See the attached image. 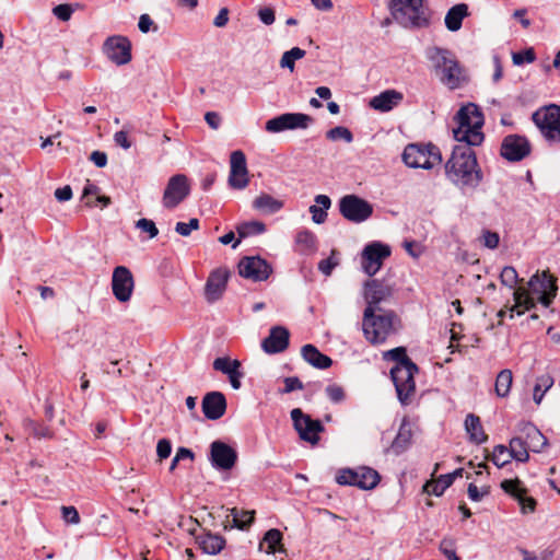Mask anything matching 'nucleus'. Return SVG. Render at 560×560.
Returning <instances> with one entry per match:
<instances>
[{"mask_svg": "<svg viewBox=\"0 0 560 560\" xmlns=\"http://www.w3.org/2000/svg\"><path fill=\"white\" fill-rule=\"evenodd\" d=\"M285 118L288 130L306 129L314 121L313 117L303 113H285Z\"/></svg>", "mask_w": 560, "mask_h": 560, "instance_id": "nucleus-41", "label": "nucleus"}, {"mask_svg": "<svg viewBox=\"0 0 560 560\" xmlns=\"http://www.w3.org/2000/svg\"><path fill=\"white\" fill-rule=\"evenodd\" d=\"M381 481L380 474L368 466L358 468L339 469L336 475V482L340 486H353L362 490H372Z\"/></svg>", "mask_w": 560, "mask_h": 560, "instance_id": "nucleus-9", "label": "nucleus"}, {"mask_svg": "<svg viewBox=\"0 0 560 560\" xmlns=\"http://www.w3.org/2000/svg\"><path fill=\"white\" fill-rule=\"evenodd\" d=\"M454 120L457 126L453 129V136L459 144L480 145L483 142L485 135L481 128L485 119L477 105L469 103L462 106Z\"/></svg>", "mask_w": 560, "mask_h": 560, "instance_id": "nucleus-4", "label": "nucleus"}, {"mask_svg": "<svg viewBox=\"0 0 560 560\" xmlns=\"http://www.w3.org/2000/svg\"><path fill=\"white\" fill-rule=\"evenodd\" d=\"M465 429L469 434L471 442L482 444L487 442L488 435L485 433L480 418L474 413H468L465 419Z\"/></svg>", "mask_w": 560, "mask_h": 560, "instance_id": "nucleus-33", "label": "nucleus"}, {"mask_svg": "<svg viewBox=\"0 0 560 560\" xmlns=\"http://www.w3.org/2000/svg\"><path fill=\"white\" fill-rule=\"evenodd\" d=\"M392 296V288L376 279L368 280L364 283V300L366 307L376 311H387L382 306Z\"/></svg>", "mask_w": 560, "mask_h": 560, "instance_id": "nucleus-21", "label": "nucleus"}, {"mask_svg": "<svg viewBox=\"0 0 560 560\" xmlns=\"http://www.w3.org/2000/svg\"><path fill=\"white\" fill-rule=\"evenodd\" d=\"M468 15V5L466 3H458L452 7L444 19L445 26L451 32H456L462 27L464 18Z\"/></svg>", "mask_w": 560, "mask_h": 560, "instance_id": "nucleus-32", "label": "nucleus"}, {"mask_svg": "<svg viewBox=\"0 0 560 560\" xmlns=\"http://www.w3.org/2000/svg\"><path fill=\"white\" fill-rule=\"evenodd\" d=\"M189 191L190 188L186 175L176 174L172 176L163 194L164 207L168 209L177 207L189 195Z\"/></svg>", "mask_w": 560, "mask_h": 560, "instance_id": "nucleus-16", "label": "nucleus"}, {"mask_svg": "<svg viewBox=\"0 0 560 560\" xmlns=\"http://www.w3.org/2000/svg\"><path fill=\"white\" fill-rule=\"evenodd\" d=\"M402 161L412 168L431 170L442 163V154L440 149L432 143H410L402 152Z\"/></svg>", "mask_w": 560, "mask_h": 560, "instance_id": "nucleus-8", "label": "nucleus"}, {"mask_svg": "<svg viewBox=\"0 0 560 560\" xmlns=\"http://www.w3.org/2000/svg\"><path fill=\"white\" fill-rule=\"evenodd\" d=\"M512 382L513 375L511 370L504 369L500 371L495 378V394L502 398L506 397L510 394Z\"/></svg>", "mask_w": 560, "mask_h": 560, "instance_id": "nucleus-39", "label": "nucleus"}, {"mask_svg": "<svg viewBox=\"0 0 560 560\" xmlns=\"http://www.w3.org/2000/svg\"><path fill=\"white\" fill-rule=\"evenodd\" d=\"M471 147L455 145L444 166L447 179L462 189H475L482 180V172Z\"/></svg>", "mask_w": 560, "mask_h": 560, "instance_id": "nucleus-1", "label": "nucleus"}, {"mask_svg": "<svg viewBox=\"0 0 560 560\" xmlns=\"http://www.w3.org/2000/svg\"><path fill=\"white\" fill-rule=\"evenodd\" d=\"M271 271L270 265L258 256L244 257L238 264V273L255 282L267 280Z\"/></svg>", "mask_w": 560, "mask_h": 560, "instance_id": "nucleus-19", "label": "nucleus"}, {"mask_svg": "<svg viewBox=\"0 0 560 560\" xmlns=\"http://www.w3.org/2000/svg\"><path fill=\"white\" fill-rule=\"evenodd\" d=\"M62 518L68 524H79L80 515L74 506H62L61 508Z\"/></svg>", "mask_w": 560, "mask_h": 560, "instance_id": "nucleus-56", "label": "nucleus"}, {"mask_svg": "<svg viewBox=\"0 0 560 560\" xmlns=\"http://www.w3.org/2000/svg\"><path fill=\"white\" fill-rule=\"evenodd\" d=\"M241 368L238 360H230L229 358H217L213 361V369L222 372L223 374L230 375L232 372Z\"/></svg>", "mask_w": 560, "mask_h": 560, "instance_id": "nucleus-45", "label": "nucleus"}, {"mask_svg": "<svg viewBox=\"0 0 560 560\" xmlns=\"http://www.w3.org/2000/svg\"><path fill=\"white\" fill-rule=\"evenodd\" d=\"M555 278L548 270L541 273L534 275L528 281V290L518 288L514 291L513 298L515 304L510 310L511 317H514V312L522 315L525 311H529L535 306V300L532 295H536L537 300L548 307L557 294L558 287Z\"/></svg>", "mask_w": 560, "mask_h": 560, "instance_id": "nucleus-2", "label": "nucleus"}, {"mask_svg": "<svg viewBox=\"0 0 560 560\" xmlns=\"http://www.w3.org/2000/svg\"><path fill=\"white\" fill-rule=\"evenodd\" d=\"M532 145L525 136L508 135L503 138L500 154L509 162H520L530 154Z\"/></svg>", "mask_w": 560, "mask_h": 560, "instance_id": "nucleus-13", "label": "nucleus"}, {"mask_svg": "<svg viewBox=\"0 0 560 560\" xmlns=\"http://www.w3.org/2000/svg\"><path fill=\"white\" fill-rule=\"evenodd\" d=\"M26 429L30 431L31 434H33L37 439H51L54 435L49 427L42 423H37L33 420L26 421Z\"/></svg>", "mask_w": 560, "mask_h": 560, "instance_id": "nucleus-47", "label": "nucleus"}, {"mask_svg": "<svg viewBox=\"0 0 560 560\" xmlns=\"http://www.w3.org/2000/svg\"><path fill=\"white\" fill-rule=\"evenodd\" d=\"M103 51L117 66L127 65L131 60V43L125 36L108 37L103 45Z\"/></svg>", "mask_w": 560, "mask_h": 560, "instance_id": "nucleus-15", "label": "nucleus"}, {"mask_svg": "<svg viewBox=\"0 0 560 560\" xmlns=\"http://www.w3.org/2000/svg\"><path fill=\"white\" fill-rule=\"evenodd\" d=\"M232 515V525L231 527H236L238 529H247L252 523L254 522L255 511H241L236 508L230 510Z\"/></svg>", "mask_w": 560, "mask_h": 560, "instance_id": "nucleus-38", "label": "nucleus"}, {"mask_svg": "<svg viewBox=\"0 0 560 560\" xmlns=\"http://www.w3.org/2000/svg\"><path fill=\"white\" fill-rule=\"evenodd\" d=\"M491 460L498 467H503L504 465L510 463L511 455L509 454L508 446L502 444L494 446Z\"/></svg>", "mask_w": 560, "mask_h": 560, "instance_id": "nucleus-48", "label": "nucleus"}, {"mask_svg": "<svg viewBox=\"0 0 560 560\" xmlns=\"http://www.w3.org/2000/svg\"><path fill=\"white\" fill-rule=\"evenodd\" d=\"M290 415L293 427L299 433L300 439L312 445H316L319 442V434L325 430L323 423L319 420L312 419L300 408L292 409Z\"/></svg>", "mask_w": 560, "mask_h": 560, "instance_id": "nucleus-12", "label": "nucleus"}, {"mask_svg": "<svg viewBox=\"0 0 560 560\" xmlns=\"http://www.w3.org/2000/svg\"><path fill=\"white\" fill-rule=\"evenodd\" d=\"M90 160L97 166V167H105L107 164V155L105 152L102 151H93L90 155Z\"/></svg>", "mask_w": 560, "mask_h": 560, "instance_id": "nucleus-64", "label": "nucleus"}, {"mask_svg": "<svg viewBox=\"0 0 560 560\" xmlns=\"http://www.w3.org/2000/svg\"><path fill=\"white\" fill-rule=\"evenodd\" d=\"M236 231L240 238L232 244L233 248H236L242 238L252 235L262 234L266 231V225L260 221L243 222L240 225H237Z\"/></svg>", "mask_w": 560, "mask_h": 560, "instance_id": "nucleus-37", "label": "nucleus"}, {"mask_svg": "<svg viewBox=\"0 0 560 560\" xmlns=\"http://www.w3.org/2000/svg\"><path fill=\"white\" fill-rule=\"evenodd\" d=\"M402 246L413 258H418L422 253L420 245L415 241H405Z\"/></svg>", "mask_w": 560, "mask_h": 560, "instance_id": "nucleus-63", "label": "nucleus"}, {"mask_svg": "<svg viewBox=\"0 0 560 560\" xmlns=\"http://www.w3.org/2000/svg\"><path fill=\"white\" fill-rule=\"evenodd\" d=\"M385 360L396 362L390 369V376L394 382L398 400L401 405L410 404L415 392V374L418 373V366L407 355L406 348L397 347L384 353Z\"/></svg>", "mask_w": 560, "mask_h": 560, "instance_id": "nucleus-3", "label": "nucleus"}, {"mask_svg": "<svg viewBox=\"0 0 560 560\" xmlns=\"http://www.w3.org/2000/svg\"><path fill=\"white\" fill-rule=\"evenodd\" d=\"M390 255V248L378 242L366 245L362 252L361 266L363 271L374 276L382 267L383 260Z\"/></svg>", "mask_w": 560, "mask_h": 560, "instance_id": "nucleus-14", "label": "nucleus"}, {"mask_svg": "<svg viewBox=\"0 0 560 560\" xmlns=\"http://www.w3.org/2000/svg\"><path fill=\"white\" fill-rule=\"evenodd\" d=\"M512 60L515 66H521L523 63H530L535 60V52L532 48L521 51V52H514L512 55Z\"/></svg>", "mask_w": 560, "mask_h": 560, "instance_id": "nucleus-53", "label": "nucleus"}, {"mask_svg": "<svg viewBox=\"0 0 560 560\" xmlns=\"http://www.w3.org/2000/svg\"><path fill=\"white\" fill-rule=\"evenodd\" d=\"M520 432L528 450L534 453L540 452L547 445V438L530 422L521 423Z\"/></svg>", "mask_w": 560, "mask_h": 560, "instance_id": "nucleus-26", "label": "nucleus"}, {"mask_svg": "<svg viewBox=\"0 0 560 560\" xmlns=\"http://www.w3.org/2000/svg\"><path fill=\"white\" fill-rule=\"evenodd\" d=\"M532 119L541 135L551 141H560V106L550 104L537 109Z\"/></svg>", "mask_w": 560, "mask_h": 560, "instance_id": "nucleus-10", "label": "nucleus"}, {"mask_svg": "<svg viewBox=\"0 0 560 560\" xmlns=\"http://www.w3.org/2000/svg\"><path fill=\"white\" fill-rule=\"evenodd\" d=\"M326 138L330 141L343 140L347 143H351L353 141L352 132L343 126H337L329 129L326 132Z\"/></svg>", "mask_w": 560, "mask_h": 560, "instance_id": "nucleus-46", "label": "nucleus"}, {"mask_svg": "<svg viewBox=\"0 0 560 560\" xmlns=\"http://www.w3.org/2000/svg\"><path fill=\"white\" fill-rule=\"evenodd\" d=\"M114 141L118 147H120L125 150H128L131 148V141L128 138V132L125 130L115 132Z\"/></svg>", "mask_w": 560, "mask_h": 560, "instance_id": "nucleus-61", "label": "nucleus"}, {"mask_svg": "<svg viewBox=\"0 0 560 560\" xmlns=\"http://www.w3.org/2000/svg\"><path fill=\"white\" fill-rule=\"evenodd\" d=\"M553 385V378L546 374L537 378V383L534 387L533 399L539 405L542 400L545 393Z\"/></svg>", "mask_w": 560, "mask_h": 560, "instance_id": "nucleus-44", "label": "nucleus"}, {"mask_svg": "<svg viewBox=\"0 0 560 560\" xmlns=\"http://www.w3.org/2000/svg\"><path fill=\"white\" fill-rule=\"evenodd\" d=\"M428 59L433 63L442 83L454 90L460 85L463 69L455 55L445 48L432 47L427 50Z\"/></svg>", "mask_w": 560, "mask_h": 560, "instance_id": "nucleus-7", "label": "nucleus"}, {"mask_svg": "<svg viewBox=\"0 0 560 560\" xmlns=\"http://www.w3.org/2000/svg\"><path fill=\"white\" fill-rule=\"evenodd\" d=\"M501 488L517 500L523 513H532L535 511L536 500L525 495L526 489L521 487L518 479H505L501 482Z\"/></svg>", "mask_w": 560, "mask_h": 560, "instance_id": "nucleus-25", "label": "nucleus"}, {"mask_svg": "<svg viewBox=\"0 0 560 560\" xmlns=\"http://www.w3.org/2000/svg\"><path fill=\"white\" fill-rule=\"evenodd\" d=\"M412 439V431H411V424L408 421L407 418H404L399 430L392 442L387 452L393 453L394 455H400L402 454L411 444Z\"/></svg>", "mask_w": 560, "mask_h": 560, "instance_id": "nucleus-28", "label": "nucleus"}, {"mask_svg": "<svg viewBox=\"0 0 560 560\" xmlns=\"http://www.w3.org/2000/svg\"><path fill=\"white\" fill-rule=\"evenodd\" d=\"M452 485L451 476L441 475L436 480L427 481L423 486V491L428 494L440 497Z\"/></svg>", "mask_w": 560, "mask_h": 560, "instance_id": "nucleus-40", "label": "nucleus"}, {"mask_svg": "<svg viewBox=\"0 0 560 560\" xmlns=\"http://www.w3.org/2000/svg\"><path fill=\"white\" fill-rule=\"evenodd\" d=\"M290 332L283 326H273L269 336L261 341L262 350L268 354L283 352L289 347Z\"/></svg>", "mask_w": 560, "mask_h": 560, "instance_id": "nucleus-23", "label": "nucleus"}, {"mask_svg": "<svg viewBox=\"0 0 560 560\" xmlns=\"http://www.w3.org/2000/svg\"><path fill=\"white\" fill-rule=\"evenodd\" d=\"M283 382L284 388L282 389V393L284 394L291 393L293 390L303 389V383L296 376L285 377Z\"/></svg>", "mask_w": 560, "mask_h": 560, "instance_id": "nucleus-58", "label": "nucleus"}, {"mask_svg": "<svg viewBox=\"0 0 560 560\" xmlns=\"http://www.w3.org/2000/svg\"><path fill=\"white\" fill-rule=\"evenodd\" d=\"M508 450L511 455V459H515L521 463H525L529 459V450L522 434L510 440Z\"/></svg>", "mask_w": 560, "mask_h": 560, "instance_id": "nucleus-36", "label": "nucleus"}, {"mask_svg": "<svg viewBox=\"0 0 560 560\" xmlns=\"http://www.w3.org/2000/svg\"><path fill=\"white\" fill-rule=\"evenodd\" d=\"M305 54V50L300 47H293L290 50L284 51L280 59V67L293 72L295 69V61L302 59Z\"/></svg>", "mask_w": 560, "mask_h": 560, "instance_id": "nucleus-43", "label": "nucleus"}, {"mask_svg": "<svg viewBox=\"0 0 560 560\" xmlns=\"http://www.w3.org/2000/svg\"><path fill=\"white\" fill-rule=\"evenodd\" d=\"M468 498L471 501L479 502L489 493L488 489L480 490L475 483H469L467 489Z\"/></svg>", "mask_w": 560, "mask_h": 560, "instance_id": "nucleus-60", "label": "nucleus"}, {"mask_svg": "<svg viewBox=\"0 0 560 560\" xmlns=\"http://www.w3.org/2000/svg\"><path fill=\"white\" fill-rule=\"evenodd\" d=\"M136 226L142 232L148 233L150 238H154L159 234L155 223L150 219L142 218L138 220Z\"/></svg>", "mask_w": 560, "mask_h": 560, "instance_id": "nucleus-52", "label": "nucleus"}, {"mask_svg": "<svg viewBox=\"0 0 560 560\" xmlns=\"http://www.w3.org/2000/svg\"><path fill=\"white\" fill-rule=\"evenodd\" d=\"M253 208L264 214H273L283 208V201L262 192L254 199Z\"/></svg>", "mask_w": 560, "mask_h": 560, "instance_id": "nucleus-31", "label": "nucleus"}, {"mask_svg": "<svg viewBox=\"0 0 560 560\" xmlns=\"http://www.w3.org/2000/svg\"><path fill=\"white\" fill-rule=\"evenodd\" d=\"M135 287L133 276L125 266H117L112 276V291L114 296L121 303L131 299Z\"/></svg>", "mask_w": 560, "mask_h": 560, "instance_id": "nucleus-17", "label": "nucleus"}, {"mask_svg": "<svg viewBox=\"0 0 560 560\" xmlns=\"http://www.w3.org/2000/svg\"><path fill=\"white\" fill-rule=\"evenodd\" d=\"M201 407L207 419L218 420L226 411L225 396L221 392H210L202 398Z\"/></svg>", "mask_w": 560, "mask_h": 560, "instance_id": "nucleus-24", "label": "nucleus"}, {"mask_svg": "<svg viewBox=\"0 0 560 560\" xmlns=\"http://www.w3.org/2000/svg\"><path fill=\"white\" fill-rule=\"evenodd\" d=\"M196 542L200 549L208 555H217L225 547V538L218 534H212L210 530L196 537Z\"/></svg>", "mask_w": 560, "mask_h": 560, "instance_id": "nucleus-29", "label": "nucleus"}, {"mask_svg": "<svg viewBox=\"0 0 560 560\" xmlns=\"http://www.w3.org/2000/svg\"><path fill=\"white\" fill-rule=\"evenodd\" d=\"M210 463L218 470H230L237 460L236 451L222 441H213L210 444Z\"/></svg>", "mask_w": 560, "mask_h": 560, "instance_id": "nucleus-18", "label": "nucleus"}, {"mask_svg": "<svg viewBox=\"0 0 560 560\" xmlns=\"http://www.w3.org/2000/svg\"><path fill=\"white\" fill-rule=\"evenodd\" d=\"M303 359L316 369H328L332 364V360L322 352L313 345H305L302 347Z\"/></svg>", "mask_w": 560, "mask_h": 560, "instance_id": "nucleus-30", "label": "nucleus"}, {"mask_svg": "<svg viewBox=\"0 0 560 560\" xmlns=\"http://www.w3.org/2000/svg\"><path fill=\"white\" fill-rule=\"evenodd\" d=\"M402 94L396 90H386L370 101V106L378 112L392 110L402 101Z\"/></svg>", "mask_w": 560, "mask_h": 560, "instance_id": "nucleus-27", "label": "nucleus"}, {"mask_svg": "<svg viewBox=\"0 0 560 560\" xmlns=\"http://www.w3.org/2000/svg\"><path fill=\"white\" fill-rule=\"evenodd\" d=\"M282 533L277 528L267 530L264 535L262 542L268 545L266 550L267 553H275L276 551L284 552V548L281 546Z\"/></svg>", "mask_w": 560, "mask_h": 560, "instance_id": "nucleus-42", "label": "nucleus"}, {"mask_svg": "<svg viewBox=\"0 0 560 560\" xmlns=\"http://www.w3.org/2000/svg\"><path fill=\"white\" fill-rule=\"evenodd\" d=\"M259 20L266 24L271 25L276 18H275V11L271 8H262L258 11Z\"/></svg>", "mask_w": 560, "mask_h": 560, "instance_id": "nucleus-62", "label": "nucleus"}, {"mask_svg": "<svg viewBox=\"0 0 560 560\" xmlns=\"http://www.w3.org/2000/svg\"><path fill=\"white\" fill-rule=\"evenodd\" d=\"M500 280L503 285L509 287L510 289L515 288L520 281L517 271L512 266H506L502 269Z\"/></svg>", "mask_w": 560, "mask_h": 560, "instance_id": "nucleus-49", "label": "nucleus"}, {"mask_svg": "<svg viewBox=\"0 0 560 560\" xmlns=\"http://www.w3.org/2000/svg\"><path fill=\"white\" fill-rule=\"evenodd\" d=\"M440 550L448 560H460L455 552L454 542L451 539H443L440 542Z\"/></svg>", "mask_w": 560, "mask_h": 560, "instance_id": "nucleus-55", "label": "nucleus"}, {"mask_svg": "<svg viewBox=\"0 0 560 560\" xmlns=\"http://www.w3.org/2000/svg\"><path fill=\"white\" fill-rule=\"evenodd\" d=\"M229 278L230 271L226 268H218L210 272L205 287V298L209 303H213L222 298Z\"/></svg>", "mask_w": 560, "mask_h": 560, "instance_id": "nucleus-22", "label": "nucleus"}, {"mask_svg": "<svg viewBox=\"0 0 560 560\" xmlns=\"http://www.w3.org/2000/svg\"><path fill=\"white\" fill-rule=\"evenodd\" d=\"M339 212L348 221L362 223L373 213V206L357 195H346L339 200Z\"/></svg>", "mask_w": 560, "mask_h": 560, "instance_id": "nucleus-11", "label": "nucleus"}, {"mask_svg": "<svg viewBox=\"0 0 560 560\" xmlns=\"http://www.w3.org/2000/svg\"><path fill=\"white\" fill-rule=\"evenodd\" d=\"M317 238L310 230H301L295 235V250L303 255L312 254L316 250Z\"/></svg>", "mask_w": 560, "mask_h": 560, "instance_id": "nucleus-34", "label": "nucleus"}, {"mask_svg": "<svg viewBox=\"0 0 560 560\" xmlns=\"http://www.w3.org/2000/svg\"><path fill=\"white\" fill-rule=\"evenodd\" d=\"M265 129L271 133H278L288 130L285 113L267 120Z\"/></svg>", "mask_w": 560, "mask_h": 560, "instance_id": "nucleus-50", "label": "nucleus"}, {"mask_svg": "<svg viewBox=\"0 0 560 560\" xmlns=\"http://www.w3.org/2000/svg\"><path fill=\"white\" fill-rule=\"evenodd\" d=\"M397 315L394 311H376L365 307L362 318V330L365 339L372 345L383 343L394 332Z\"/></svg>", "mask_w": 560, "mask_h": 560, "instance_id": "nucleus-5", "label": "nucleus"}, {"mask_svg": "<svg viewBox=\"0 0 560 560\" xmlns=\"http://www.w3.org/2000/svg\"><path fill=\"white\" fill-rule=\"evenodd\" d=\"M482 240L483 245L490 249L497 248L500 242L499 234L491 231H483Z\"/></svg>", "mask_w": 560, "mask_h": 560, "instance_id": "nucleus-59", "label": "nucleus"}, {"mask_svg": "<svg viewBox=\"0 0 560 560\" xmlns=\"http://www.w3.org/2000/svg\"><path fill=\"white\" fill-rule=\"evenodd\" d=\"M393 19L406 28H421L430 23V12L424 0H390Z\"/></svg>", "mask_w": 560, "mask_h": 560, "instance_id": "nucleus-6", "label": "nucleus"}, {"mask_svg": "<svg viewBox=\"0 0 560 560\" xmlns=\"http://www.w3.org/2000/svg\"><path fill=\"white\" fill-rule=\"evenodd\" d=\"M327 397L335 404H338L343 400L345 398V392L342 387L332 384L328 385L325 389Z\"/></svg>", "mask_w": 560, "mask_h": 560, "instance_id": "nucleus-54", "label": "nucleus"}, {"mask_svg": "<svg viewBox=\"0 0 560 560\" xmlns=\"http://www.w3.org/2000/svg\"><path fill=\"white\" fill-rule=\"evenodd\" d=\"M172 452V444L167 439H161L156 445V454L160 460L166 459Z\"/></svg>", "mask_w": 560, "mask_h": 560, "instance_id": "nucleus-57", "label": "nucleus"}, {"mask_svg": "<svg viewBox=\"0 0 560 560\" xmlns=\"http://www.w3.org/2000/svg\"><path fill=\"white\" fill-rule=\"evenodd\" d=\"M249 183L246 156L241 150L230 156L229 185L234 189H244Z\"/></svg>", "mask_w": 560, "mask_h": 560, "instance_id": "nucleus-20", "label": "nucleus"}, {"mask_svg": "<svg viewBox=\"0 0 560 560\" xmlns=\"http://www.w3.org/2000/svg\"><path fill=\"white\" fill-rule=\"evenodd\" d=\"M74 8L71 4L62 3L52 8V14L60 21L67 22L71 19Z\"/></svg>", "mask_w": 560, "mask_h": 560, "instance_id": "nucleus-51", "label": "nucleus"}, {"mask_svg": "<svg viewBox=\"0 0 560 560\" xmlns=\"http://www.w3.org/2000/svg\"><path fill=\"white\" fill-rule=\"evenodd\" d=\"M316 205H312L310 207V213L312 214V220L316 224H322L327 219V210L331 206V200L326 195H317L315 197Z\"/></svg>", "mask_w": 560, "mask_h": 560, "instance_id": "nucleus-35", "label": "nucleus"}]
</instances>
